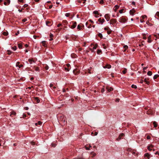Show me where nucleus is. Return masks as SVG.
<instances>
[{
	"label": "nucleus",
	"instance_id": "nucleus-1",
	"mask_svg": "<svg viewBox=\"0 0 159 159\" xmlns=\"http://www.w3.org/2000/svg\"><path fill=\"white\" fill-rule=\"evenodd\" d=\"M119 21L120 23H125L127 21V20L124 17H121L119 19Z\"/></svg>",
	"mask_w": 159,
	"mask_h": 159
},
{
	"label": "nucleus",
	"instance_id": "nucleus-2",
	"mask_svg": "<svg viewBox=\"0 0 159 159\" xmlns=\"http://www.w3.org/2000/svg\"><path fill=\"white\" fill-rule=\"evenodd\" d=\"M135 12V10L133 8L132 10H131L129 11V13L131 16H134V13Z\"/></svg>",
	"mask_w": 159,
	"mask_h": 159
},
{
	"label": "nucleus",
	"instance_id": "nucleus-3",
	"mask_svg": "<svg viewBox=\"0 0 159 159\" xmlns=\"http://www.w3.org/2000/svg\"><path fill=\"white\" fill-rule=\"evenodd\" d=\"M116 22V20L115 19H112L110 20L109 23L110 24L114 25Z\"/></svg>",
	"mask_w": 159,
	"mask_h": 159
},
{
	"label": "nucleus",
	"instance_id": "nucleus-4",
	"mask_svg": "<svg viewBox=\"0 0 159 159\" xmlns=\"http://www.w3.org/2000/svg\"><path fill=\"white\" fill-rule=\"evenodd\" d=\"M98 21H99L101 25H102L105 21V20L104 19H102L101 18H99L98 19Z\"/></svg>",
	"mask_w": 159,
	"mask_h": 159
},
{
	"label": "nucleus",
	"instance_id": "nucleus-5",
	"mask_svg": "<svg viewBox=\"0 0 159 159\" xmlns=\"http://www.w3.org/2000/svg\"><path fill=\"white\" fill-rule=\"evenodd\" d=\"M20 62H17L16 64V66L18 67L19 68L22 67L23 66L22 65H19Z\"/></svg>",
	"mask_w": 159,
	"mask_h": 159
},
{
	"label": "nucleus",
	"instance_id": "nucleus-6",
	"mask_svg": "<svg viewBox=\"0 0 159 159\" xmlns=\"http://www.w3.org/2000/svg\"><path fill=\"white\" fill-rule=\"evenodd\" d=\"M153 147V146L152 144H150L148 147V149L149 151H151L152 150V148Z\"/></svg>",
	"mask_w": 159,
	"mask_h": 159
},
{
	"label": "nucleus",
	"instance_id": "nucleus-7",
	"mask_svg": "<svg viewBox=\"0 0 159 159\" xmlns=\"http://www.w3.org/2000/svg\"><path fill=\"white\" fill-rule=\"evenodd\" d=\"M124 136V134L123 133H121L120 134L118 138L117 139L118 141L120 140L121 139V138Z\"/></svg>",
	"mask_w": 159,
	"mask_h": 159
},
{
	"label": "nucleus",
	"instance_id": "nucleus-8",
	"mask_svg": "<svg viewBox=\"0 0 159 159\" xmlns=\"http://www.w3.org/2000/svg\"><path fill=\"white\" fill-rule=\"evenodd\" d=\"M111 67V66L109 64H107L105 66H103V68H107V69H110Z\"/></svg>",
	"mask_w": 159,
	"mask_h": 159
},
{
	"label": "nucleus",
	"instance_id": "nucleus-9",
	"mask_svg": "<svg viewBox=\"0 0 159 159\" xmlns=\"http://www.w3.org/2000/svg\"><path fill=\"white\" fill-rule=\"evenodd\" d=\"M104 17L107 21H108L110 20V18L108 14H107L105 15Z\"/></svg>",
	"mask_w": 159,
	"mask_h": 159
},
{
	"label": "nucleus",
	"instance_id": "nucleus-10",
	"mask_svg": "<svg viewBox=\"0 0 159 159\" xmlns=\"http://www.w3.org/2000/svg\"><path fill=\"white\" fill-rule=\"evenodd\" d=\"M93 13L95 15H99L100 16H101L102 15L101 14H100V13H99L98 12V11H94L93 12Z\"/></svg>",
	"mask_w": 159,
	"mask_h": 159
},
{
	"label": "nucleus",
	"instance_id": "nucleus-11",
	"mask_svg": "<svg viewBox=\"0 0 159 159\" xmlns=\"http://www.w3.org/2000/svg\"><path fill=\"white\" fill-rule=\"evenodd\" d=\"M144 156L147 157L148 159H149L150 158V154L148 153H146L144 154Z\"/></svg>",
	"mask_w": 159,
	"mask_h": 159
},
{
	"label": "nucleus",
	"instance_id": "nucleus-12",
	"mask_svg": "<svg viewBox=\"0 0 159 159\" xmlns=\"http://www.w3.org/2000/svg\"><path fill=\"white\" fill-rule=\"evenodd\" d=\"M76 22H75L73 23V25L71 26V28L72 29H73L75 28L76 26Z\"/></svg>",
	"mask_w": 159,
	"mask_h": 159
},
{
	"label": "nucleus",
	"instance_id": "nucleus-13",
	"mask_svg": "<svg viewBox=\"0 0 159 159\" xmlns=\"http://www.w3.org/2000/svg\"><path fill=\"white\" fill-rule=\"evenodd\" d=\"M119 7H120L119 6H118L117 5H115L114 7V11L115 12H116V11H117V9L118 8H119Z\"/></svg>",
	"mask_w": 159,
	"mask_h": 159
},
{
	"label": "nucleus",
	"instance_id": "nucleus-14",
	"mask_svg": "<svg viewBox=\"0 0 159 159\" xmlns=\"http://www.w3.org/2000/svg\"><path fill=\"white\" fill-rule=\"evenodd\" d=\"M106 89H107L108 92H109L113 90V89L112 87H106Z\"/></svg>",
	"mask_w": 159,
	"mask_h": 159
},
{
	"label": "nucleus",
	"instance_id": "nucleus-15",
	"mask_svg": "<svg viewBox=\"0 0 159 159\" xmlns=\"http://www.w3.org/2000/svg\"><path fill=\"white\" fill-rule=\"evenodd\" d=\"M7 2H4V4L5 5H8L10 3V0H7Z\"/></svg>",
	"mask_w": 159,
	"mask_h": 159
},
{
	"label": "nucleus",
	"instance_id": "nucleus-16",
	"mask_svg": "<svg viewBox=\"0 0 159 159\" xmlns=\"http://www.w3.org/2000/svg\"><path fill=\"white\" fill-rule=\"evenodd\" d=\"M28 61H29L30 64H32L33 63L35 62V61L32 59H29Z\"/></svg>",
	"mask_w": 159,
	"mask_h": 159
},
{
	"label": "nucleus",
	"instance_id": "nucleus-17",
	"mask_svg": "<svg viewBox=\"0 0 159 159\" xmlns=\"http://www.w3.org/2000/svg\"><path fill=\"white\" fill-rule=\"evenodd\" d=\"M18 47L20 49H21L22 47V45L21 43H19L18 44Z\"/></svg>",
	"mask_w": 159,
	"mask_h": 159
},
{
	"label": "nucleus",
	"instance_id": "nucleus-18",
	"mask_svg": "<svg viewBox=\"0 0 159 159\" xmlns=\"http://www.w3.org/2000/svg\"><path fill=\"white\" fill-rule=\"evenodd\" d=\"M151 35H149L148 38V42L149 43H150L152 42V40L151 39Z\"/></svg>",
	"mask_w": 159,
	"mask_h": 159
},
{
	"label": "nucleus",
	"instance_id": "nucleus-19",
	"mask_svg": "<svg viewBox=\"0 0 159 159\" xmlns=\"http://www.w3.org/2000/svg\"><path fill=\"white\" fill-rule=\"evenodd\" d=\"M82 27L80 25H79L78 26H77V29L79 30H81L82 29Z\"/></svg>",
	"mask_w": 159,
	"mask_h": 159
},
{
	"label": "nucleus",
	"instance_id": "nucleus-20",
	"mask_svg": "<svg viewBox=\"0 0 159 159\" xmlns=\"http://www.w3.org/2000/svg\"><path fill=\"white\" fill-rule=\"evenodd\" d=\"M42 43L43 44V45L44 47H46L47 46V44L46 43V42L45 41H42Z\"/></svg>",
	"mask_w": 159,
	"mask_h": 159
},
{
	"label": "nucleus",
	"instance_id": "nucleus-21",
	"mask_svg": "<svg viewBox=\"0 0 159 159\" xmlns=\"http://www.w3.org/2000/svg\"><path fill=\"white\" fill-rule=\"evenodd\" d=\"M159 77V75L158 74H156L155 75L153 76V79L155 80L157 78Z\"/></svg>",
	"mask_w": 159,
	"mask_h": 159
},
{
	"label": "nucleus",
	"instance_id": "nucleus-22",
	"mask_svg": "<svg viewBox=\"0 0 159 159\" xmlns=\"http://www.w3.org/2000/svg\"><path fill=\"white\" fill-rule=\"evenodd\" d=\"M147 75L148 76H151V75H152V72L150 71H148V73H147Z\"/></svg>",
	"mask_w": 159,
	"mask_h": 159
},
{
	"label": "nucleus",
	"instance_id": "nucleus-23",
	"mask_svg": "<svg viewBox=\"0 0 159 159\" xmlns=\"http://www.w3.org/2000/svg\"><path fill=\"white\" fill-rule=\"evenodd\" d=\"M123 48L125 49L124 50V52H125V51L126 49L128 48V46L126 45H125L124 46Z\"/></svg>",
	"mask_w": 159,
	"mask_h": 159
},
{
	"label": "nucleus",
	"instance_id": "nucleus-24",
	"mask_svg": "<svg viewBox=\"0 0 159 159\" xmlns=\"http://www.w3.org/2000/svg\"><path fill=\"white\" fill-rule=\"evenodd\" d=\"M76 72H77L78 73H79V71H78L76 70H75L73 71V73L75 75L77 74H76Z\"/></svg>",
	"mask_w": 159,
	"mask_h": 159
},
{
	"label": "nucleus",
	"instance_id": "nucleus-25",
	"mask_svg": "<svg viewBox=\"0 0 159 159\" xmlns=\"http://www.w3.org/2000/svg\"><path fill=\"white\" fill-rule=\"evenodd\" d=\"M143 81L147 84H148L149 83V82L146 79H145Z\"/></svg>",
	"mask_w": 159,
	"mask_h": 159
},
{
	"label": "nucleus",
	"instance_id": "nucleus-26",
	"mask_svg": "<svg viewBox=\"0 0 159 159\" xmlns=\"http://www.w3.org/2000/svg\"><path fill=\"white\" fill-rule=\"evenodd\" d=\"M36 100L37 102V103H39L40 102V100L37 97H35L34 98Z\"/></svg>",
	"mask_w": 159,
	"mask_h": 159
},
{
	"label": "nucleus",
	"instance_id": "nucleus-27",
	"mask_svg": "<svg viewBox=\"0 0 159 159\" xmlns=\"http://www.w3.org/2000/svg\"><path fill=\"white\" fill-rule=\"evenodd\" d=\"M44 68L46 69V70H48L49 69V67L47 65H45L44 66Z\"/></svg>",
	"mask_w": 159,
	"mask_h": 159
},
{
	"label": "nucleus",
	"instance_id": "nucleus-28",
	"mask_svg": "<svg viewBox=\"0 0 159 159\" xmlns=\"http://www.w3.org/2000/svg\"><path fill=\"white\" fill-rule=\"evenodd\" d=\"M111 30L109 29L107 30V33L108 34H110L111 33Z\"/></svg>",
	"mask_w": 159,
	"mask_h": 159
},
{
	"label": "nucleus",
	"instance_id": "nucleus-29",
	"mask_svg": "<svg viewBox=\"0 0 159 159\" xmlns=\"http://www.w3.org/2000/svg\"><path fill=\"white\" fill-rule=\"evenodd\" d=\"M153 124L154 125V127H156L157 126V124L156 122H154L153 123Z\"/></svg>",
	"mask_w": 159,
	"mask_h": 159
},
{
	"label": "nucleus",
	"instance_id": "nucleus-30",
	"mask_svg": "<svg viewBox=\"0 0 159 159\" xmlns=\"http://www.w3.org/2000/svg\"><path fill=\"white\" fill-rule=\"evenodd\" d=\"M131 87L133 88L136 89L137 86L136 85H134V84H132L131 85Z\"/></svg>",
	"mask_w": 159,
	"mask_h": 159
},
{
	"label": "nucleus",
	"instance_id": "nucleus-31",
	"mask_svg": "<svg viewBox=\"0 0 159 159\" xmlns=\"http://www.w3.org/2000/svg\"><path fill=\"white\" fill-rule=\"evenodd\" d=\"M97 46H98V45L96 44L95 45L93 46V48L94 49H96L97 48Z\"/></svg>",
	"mask_w": 159,
	"mask_h": 159
},
{
	"label": "nucleus",
	"instance_id": "nucleus-32",
	"mask_svg": "<svg viewBox=\"0 0 159 159\" xmlns=\"http://www.w3.org/2000/svg\"><path fill=\"white\" fill-rule=\"evenodd\" d=\"M12 49H13L14 51H15L17 49V47L16 46H15L13 47H12Z\"/></svg>",
	"mask_w": 159,
	"mask_h": 159
},
{
	"label": "nucleus",
	"instance_id": "nucleus-33",
	"mask_svg": "<svg viewBox=\"0 0 159 159\" xmlns=\"http://www.w3.org/2000/svg\"><path fill=\"white\" fill-rule=\"evenodd\" d=\"M132 154L133 155H135V156H137V153H136V152H135L132 151Z\"/></svg>",
	"mask_w": 159,
	"mask_h": 159
},
{
	"label": "nucleus",
	"instance_id": "nucleus-34",
	"mask_svg": "<svg viewBox=\"0 0 159 159\" xmlns=\"http://www.w3.org/2000/svg\"><path fill=\"white\" fill-rule=\"evenodd\" d=\"M16 114V113L14 111H12L11 113L10 116H11L12 115H15Z\"/></svg>",
	"mask_w": 159,
	"mask_h": 159
},
{
	"label": "nucleus",
	"instance_id": "nucleus-35",
	"mask_svg": "<svg viewBox=\"0 0 159 159\" xmlns=\"http://www.w3.org/2000/svg\"><path fill=\"white\" fill-rule=\"evenodd\" d=\"M98 36L101 38L102 37V34L100 33L98 34Z\"/></svg>",
	"mask_w": 159,
	"mask_h": 159
},
{
	"label": "nucleus",
	"instance_id": "nucleus-36",
	"mask_svg": "<svg viewBox=\"0 0 159 159\" xmlns=\"http://www.w3.org/2000/svg\"><path fill=\"white\" fill-rule=\"evenodd\" d=\"M3 35L7 36L8 35V33L7 32H4L3 33Z\"/></svg>",
	"mask_w": 159,
	"mask_h": 159
},
{
	"label": "nucleus",
	"instance_id": "nucleus-37",
	"mask_svg": "<svg viewBox=\"0 0 159 159\" xmlns=\"http://www.w3.org/2000/svg\"><path fill=\"white\" fill-rule=\"evenodd\" d=\"M7 52H8V54H9V55L11 54V53L12 52L10 50H8Z\"/></svg>",
	"mask_w": 159,
	"mask_h": 159
},
{
	"label": "nucleus",
	"instance_id": "nucleus-38",
	"mask_svg": "<svg viewBox=\"0 0 159 159\" xmlns=\"http://www.w3.org/2000/svg\"><path fill=\"white\" fill-rule=\"evenodd\" d=\"M97 52L98 54H99L101 52V50H98Z\"/></svg>",
	"mask_w": 159,
	"mask_h": 159
},
{
	"label": "nucleus",
	"instance_id": "nucleus-39",
	"mask_svg": "<svg viewBox=\"0 0 159 159\" xmlns=\"http://www.w3.org/2000/svg\"><path fill=\"white\" fill-rule=\"evenodd\" d=\"M104 1L103 0H100V1L99 2V3L100 4H102L103 3Z\"/></svg>",
	"mask_w": 159,
	"mask_h": 159
},
{
	"label": "nucleus",
	"instance_id": "nucleus-40",
	"mask_svg": "<svg viewBox=\"0 0 159 159\" xmlns=\"http://www.w3.org/2000/svg\"><path fill=\"white\" fill-rule=\"evenodd\" d=\"M70 16V13H66L65 14V16L66 17H69Z\"/></svg>",
	"mask_w": 159,
	"mask_h": 159
},
{
	"label": "nucleus",
	"instance_id": "nucleus-41",
	"mask_svg": "<svg viewBox=\"0 0 159 159\" xmlns=\"http://www.w3.org/2000/svg\"><path fill=\"white\" fill-rule=\"evenodd\" d=\"M124 10V9H122L120 10L119 11V12L120 13V14H121L123 13V12Z\"/></svg>",
	"mask_w": 159,
	"mask_h": 159
},
{
	"label": "nucleus",
	"instance_id": "nucleus-42",
	"mask_svg": "<svg viewBox=\"0 0 159 159\" xmlns=\"http://www.w3.org/2000/svg\"><path fill=\"white\" fill-rule=\"evenodd\" d=\"M127 72L126 69H125L122 71V73L123 74H125Z\"/></svg>",
	"mask_w": 159,
	"mask_h": 159
},
{
	"label": "nucleus",
	"instance_id": "nucleus-43",
	"mask_svg": "<svg viewBox=\"0 0 159 159\" xmlns=\"http://www.w3.org/2000/svg\"><path fill=\"white\" fill-rule=\"evenodd\" d=\"M147 17V16L145 15H143L142 16V18L144 19V18H145Z\"/></svg>",
	"mask_w": 159,
	"mask_h": 159
},
{
	"label": "nucleus",
	"instance_id": "nucleus-44",
	"mask_svg": "<svg viewBox=\"0 0 159 159\" xmlns=\"http://www.w3.org/2000/svg\"><path fill=\"white\" fill-rule=\"evenodd\" d=\"M38 125H41L42 124V122H41V121H39L38 122Z\"/></svg>",
	"mask_w": 159,
	"mask_h": 159
},
{
	"label": "nucleus",
	"instance_id": "nucleus-45",
	"mask_svg": "<svg viewBox=\"0 0 159 159\" xmlns=\"http://www.w3.org/2000/svg\"><path fill=\"white\" fill-rule=\"evenodd\" d=\"M27 19H26V18H25V19H23L22 20V21L23 22H25L26 21H27Z\"/></svg>",
	"mask_w": 159,
	"mask_h": 159
},
{
	"label": "nucleus",
	"instance_id": "nucleus-46",
	"mask_svg": "<svg viewBox=\"0 0 159 159\" xmlns=\"http://www.w3.org/2000/svg\"><path fill=\"white\" fill-rule=\"evenodd\" d=\"M156 15L158 16H159V11H157V13H156Z\"/></svg>",
	"mask_w": 159,
	"mask_h": 159
},
{
	"label": "nucleus",
	"instance_id": "nucleus-47",
	"mask_svg": "<svg viewBox=\"0 0 159 159\" xmlns=\"http://www.w3.org/2000/svg\"><path fill=\"white\" fill-rule=\"evenodd\" d=\"M28 6V4H25L23 5V7H27Z\"/></svg>",
	"mask_w": 159,
	"mask_h": 159
},
{
	"label": "nucleus",
	"instance_id": "nucleus-48",
	"mask_svg": "<svg viewBox=\"0 0 159 159\" xmlns=\"http://www.w3.org/2000/svg\"><path fill=\"white\" fill-rule=\"evenodd\" d=\"M81 1H83V4H84L86 0H81Z\"/></svg>",
	"mask_w": 159,
	"mask_h": 159
},
{
	"label": "nucleus",
	"instance_id": "nucleus-49",
	"mask_svg": "<svg viewBox=\"0 0 159 159\" xmlns=\"http://www.w3.org/2000/svg\"><path fill=\"white\" fill-rule=\"evenodd\" d=\"M151 138V137L150 136L148 135L147 136V139H150Z\"/></svg>",
	"mask_w": 159,
	"mask_h": 159
},
{
	"label": "nucleus",
	"instance_id": "nucleus-50",
	"mask_svg": "<svg viewBox=\"0 0 159 159\" xmlns=\"http://www.w3.org/2000/svg\"><path fill=\"white\" fill-rule=\"evenodd\" d=\"M53 35L52 34H51L50 35V38H52L53 37Z\"/></svg>",
	"mask_w": 159,
	"mask_h": 159
},
{
	"label": "nucleus",
	"instance_id": "nucleus-51",
	"mask_svg": "<svg viewBox=\"0 0 159 159\" xmlns=\"http://www.w3.org/2000/svg\"><path fill=\"white\" fill-rule=\"evenodd\" d=\"M62 25V24H59L57 25V27H59L60 26H61Z\"/></svg>",
	"mask_w": 159,
	"mask_h": 159
},
{
	"label": "nucleus",
	"instance_id": "nucleus-52",
	"mask_svg": "<svg viewBox=\"0 0 159 159\" xmlns=\"http://www.w3.org/2000/svg\"><path fill=\"white\" fill-rule=\"evenodd\" d=\"M109 28L105 27L104 28V30H107Z\"/></svg>",
	"mask_w": 159,
	"mask_h": 159
},
{
	"label": "nucleus",
	"instance_id": "nucleus-53",
	"mask_svg": "<svg viewBox=\"0 0 159 159\" xmlns=\"http://www.w3.org/2000/svg\"><path fill=\"white\" fill-rule=\"evenodd\" d=\"M65 70H66V71H69V69L67 68H66V67L65 68Z\"/></svg>",
	"mask_w": 159,
	"mask_h": 159
},
{
	"label": "nucleus",
	"instance_id": "nucleus-54",
	"mask_svg": "<svg viewBox=\"0 0 159 159\" xmlns=\"http://www.w3.org/2000/svg\"><path fill=\"white\" fill-rule=\"evenodd\" d=\"M24 0H18V1L20 2H23Z\"/></svg>",
	"mask_w": 159,
	"mask_h": 159
},
{
	"label": "nucleus",
	"instance_id": "nucleus-55",
	"mask_svg": "<svg viewBox=\"0 0 159 159\" xmlns=\"http://www.w3.org/2000/svg\"><path fill=\"white\" fill-rule=\"evenodd\" d=\"M35 70L36 71L39 70V68L38 67H37L35 69Z\"/></svg>",
	"mask_w": 159,
	"mask_h": 159
},
{
	"label": "nucleus",
	"instance_id": "nucleus-56",
	"mask_svg": "<svg viewBox=\"0 0 159 159\" xmlns=\"http://www.w3.org/2000/svg\"><path fill=\"white\" fill-rule=\"evenodd\" d=\"M144 82L143 80H141L140 81V83H143V82Z\"/></svg>",
	"mask_w": 159,
	"mask_h": 159
},
{
	"label": "nucleus",
	"instance_id": "nucleus-57",
	"mask_svg": "<svg viewBox=\"0 0 159 159\" xmlns=\"http://www.w3.org/2000/svg\"><path fill=\"white\" fill-rule=\"evenodd\" d=\"M104 91V89L103 88L101 90V92L102 93H103Z\"/></svg>",
	"mask_w": 159,
	"mask_h": 159
},
{
	"label": "nucleus",
	"instance_id": "nucleus-58",
	"mask_svg": "<svg viewBox=\"0 0 159 159\" xmlns=\"http://www.w3.org/2000/svg\"><path fill=\"white\" fill-rule=\"evenodd\" d=\"M19 34V31H18L16 33V35H17L18 34Z\"/></svg>",
	"mask_w": 159,
	"mask_h": 159
},
{
	"label": "nucleus",
	"instance_id": "nucleus-59",
	"mask_svg": "<svg viewBox=\"0 0 159 159\" xmlns=\"http://www.w3.org/2000/svg\"><path fill=\"white\" fill-rule=\"evenodd\" d=\"M98 134V133L96 132H94V135L96 136V135H97Z\"/></svg>",
	"mask_w": 159,
	"mask_h": 159
},
{
	"label": "nucleus",
	"instance_id": "nucleus-60",
	"mask_svg": "<svg viewBox=\"0 0 159 159\" xmlns=\"http://www.w3.org/2000/svg\"><path fill=\"white\" fill-rule=\"evenodd\" d=\"M85 148H86V149L87 150H89V148L88 147H86Z\"/></svg>",
	"mask_w": 159,
	"mask_h": 159
},
{
	"label": "nucleus",
	"instance_id": "nucleus-61",
	"mask_svg": "<svg viewBox=\"0 0 159 159\" xmlns=\"http://www.w3.org/2000/svg\"><path fill=\"white\" fill-rule=\"evenodd\" d=\"M158 154V155H159V153L158 152H155V154L156 155V154Z\"/></svg>",
	"mask_w": 159,
	"mask_h": 159
},
{
	"label": "nucleus",
	"instance_id": "nucleus-62",
	"mask_svg": "<svg viewBox=\"0 0 159 159\" xmlns=\"http://www.w3.org/2000/svg\"><path fill=\"white\" fill-rule=\"evenodd\" d=\"M31 144L32 145H34V144H35L34 143V142H31Z\"/></svg>",
	"mask_w": 159,
	"mask_h": 159
},
{
	"label": "nucleus",
	"instance_id": "nucleus-63",
	"mask_svg": "<svg viewBox=\"0 0 159 159\" xmlns=\"http://www.w3.org/2000/svg\"><path fill=\"white\" fill-rule=\"evenodd\" d=\"M37 37L36 36L34 35L33 37L34 39H36Z\"/></svg>",
	"mask_w": 159,
	"mask_h": 159
},
{
	"label": "nucleus",
	"instance_id": "nucleus-64",
	"mask_svg": "<svg viewBox=\"0 0 159 159\" xmlns=\"http://www.w3.org/2000/svg\"><path fill=\"white\" fill-rule=\"evenodd\" d=\"M52 5H50L49 6V8L51 9L52 7Z\"/></svg>",
	"mask_w": 159,
	"mask_h": 159
}]
</instances>
